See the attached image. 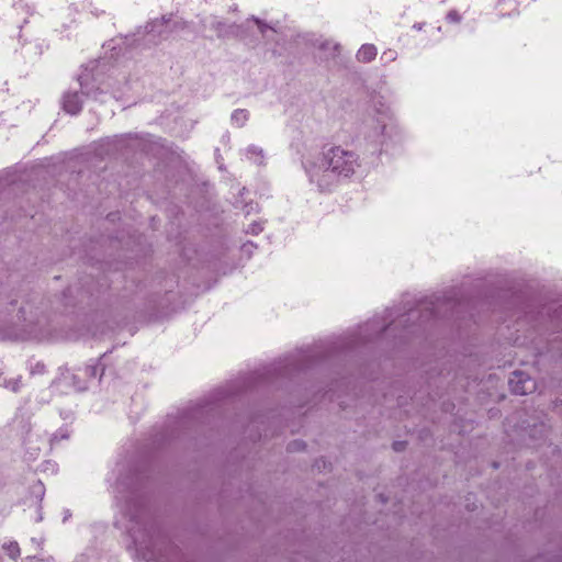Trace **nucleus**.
<instances>
[{
  "label": "nucleus",
  "mask_w": 562,
  "mask_h": 562,
  "mask_svg": "<svg viewBox=\"0 0 562 562\" xmlns=\"http://www.w3.org/2000/svg\"><path fill=\"white\" fill-rule=\"evenodd\" d=\"M375 56H376V48L370 44L362 45L357 54V58L363 63H369V61L373 60L375 58Z\"/></svg>",
  "instance_id": "7ed1b4c3"
},
{
  "label": "nucleus",
  "mask_w": 562,
  "mask_h": 562,
  "mask_svg": "<svg viewBox=\"0 0 562 562\" xmlns=\"http://www.w3.org/2000/svg\"><path fill=\"white\" fill-rule=\"evenodd\" d=\"M327 160L329 169L326 170V178H330L333 173L348 177L355 172L357 162L355 156L340 148L331 149L328 153Z\"/></svg>",
  "instance_id": "f257e3e1"
},
{
  "label": "nucleus",
  "mask_w": 562,
  "mask_h": 562,
  "mask_svg": "<svg viewBox=\"0 0 562 562\" xmlns=\"http://www.w3.org/2000/svg\"><path fill=\"white\" fill-rule=\"evenodd\" d=\"M510 386L514 393L518 395H526L536 391L537 383L528 374L517 372L510 380Z\"/></svg>",
  "instance_id": "f03ea898"
},
{
  "label": "nucleus",
  "mask_w": 562,
  "mask_h": 562,
  "mask_svg": "<svg viewBox=\"0 0 562 562\" xmlns=\"http://www.w3.org/2000/svg\"><path fill=\"white\" fill-rule=\"evenodd\" d=\"M64 108L69 113H72V114L77 113L80 109L77 95H75V94L68 95L65 99Z\"/></svg>",
  "instance_id": "20e7f679"
}]
</instances>
